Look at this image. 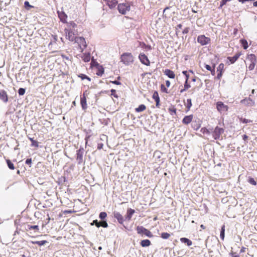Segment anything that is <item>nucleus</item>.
Instances as JSON below:
<instances>
[{"instance_id":"obj_1","label":"nucleus","mask_w":257,"mask_h":257,"mask_svg":"<svg viewBox=\"0 0 257 257\" xmlns=\"http://www.w3.org/2000/svg\"><path fill=\"white\" fill-rule=\"evenodd\" d=\"M121 61L125 65H129L133 63L134 57L130 53H124L121 55Z\"/></svg>"},{"instance_id":"obj_2","label":"nucleus","mask_w":257,"mask_h":257,"mask_svg":"<svg viewBox=\"0 0 257 257\" xmlns=\"http://www.w3.org/2000/svg\"><path fill=\"white\" fill-rule=\"evenodd\" d=\"M130 6L128 4H119L117 6L118 12L123 15H125L130 11Z\"/></svg>"},{"instance_id":"obj_3","label":"nucleus","mask_w":257,"mask_h":257,"mask_svg":"<svg viewBox=\"0 0 257 257\" xmlns=\"http://www.w3.org/2000/svg\"><path fill=\"white\" fill-rule=\"evenodd\" d=\"M75 42L78 45L80 52L82 53L87 47V44L85 39L83 37H78L75 39Z\"/></svg>"},{"instance_id":"obj_4","label":"nucleus","mask_w":257,"mask_h":257,"mask_svg":"<svg viewBox=\"0 0 257 257\" xmlns=\"http://www.w3.org/2000/svg\"><path fill=\"white\" fill-rule=\"evenodd\" d=\"M137 231L138 234L141 235L144 234L149 237H152L153 236L151 231L142 226H138L137 227Z\"/></svg>"},{"instance_id":"obj_5","label":"nucleus","mask_w":257,"mask_h":257,"mask_svg":"<svg viewBox=\"0 0 257 257\" xmlns=\"http://www.w3.org/2000/svg\"><path fill=\"white\" fill-rule=\"evenodd\" d=\"M224 130L223 128L216 126L215 127L214 131L212 132L213 138L215 140H218L220 139L221 136L224 133Z\"/></svg>"},{"instance_id":"obj_6","label":"nucleus","mask_w":257,"mask_h":257,"mask_svg":"<svg viewBox=\"0 0 257 257\" xmlns=\"http://www.w3.org/2000/svg\"><path fill=\"white\" fill-rule=\"evenodd\" d=\"M210 39L204 35H200L197 38V42L201 45H205L209 43Z\"/></svg>"},{"instance_id":"obj_7","label":"nucleus","mask_w":257,"mask_h":257,"mask_svg":"<svg viewBox=\"0 0 257 257\" xmlns=\"http://www.w3.org/2000/svg\"><path fill=\"white\" fill-rule=\"evenodd\" d=\"M84 151V150L82 147H81L77 151L76 160L78 164H81L83 162Z\"/></svg>"},{"instance_id":"obj_8","label":"nucleus","mask_w":257,"mask_h":257,"mask_svg":"<svg viewBox=\"0 0 257 257\" xmlns=\"http://www.w3.org/2000/svg\"><path fill=\"white\" fill-rule=\"evenodd\" d=\"M216 108L220 113L225 112L228 110V106L223 104L221 101L217 102L216 103Z\"/></svg>"},{"instance_id":"obj_9","label":"nucleus","mask_w":257,"mask_h":257,"mask_svg":"<svg viewBox=\"0 0 257 257\" xmlns=\"http://www.w3.org/2000/svg\"><path fill=\"white\" fill-rule=\"evenodd\" d=\"M140 61L144 65L146 66H149L150 64V61L148 57L143 53H141L139 56Z\"/></svg>"},{"instance_id":"obj_10","label":"nucleus","mask_w":257,"mask_h":257,"mask_svg":"<svg viewBox=\"0 0 257 257\" xmlns=\"http://www.w3.org/2000/svg\"><path fill=\"white\" fill-rule=\"evenodd\" d=\"M65 33L66 34V37L67 39L70 40V41H75V39H76V37L75 36L74 33L72 31L67 29H65Z\"/></svg>"},{"instance_id":"obj_11","label":"nucleus","mask_w":257,"mask_h":257,"mask_svg":"<svg viewBox=\"0 0 257 257\" xmlns=\"http://www.w3.org/2000/svg\"><path fill=\"white\" fill-rule=\"evenodd\" d=\"M240 102L245 105L251 106L254 105V101L250 97L244 98L240 101Z\"/></svg>"},{"instance_id":"obj_12","label":"nucleus","mask_w":257,"mask_h":257,"mask_svg":"<svg viewBox=\"0 0 257 257\" xmlns=\"http://www.w3.org/2000/svg\"><path fill=\"white\" fill-rule=\"evenodd\" d=\"M249 59L251 61V63L248 66V69L249 70H252L255 66V62L256 60L255 56L254 54H250L249 55Z\"/></svg>"},{"instance_id":"obj_13","label":"nucleus","mask_w":257,"mask_h":257,"mask_svg":"<svg viewBox=\"0 0 257 257\" xmlns=\"http://www.w3.org/2000/svg\"><path fill=\"white\" fill-rule=\"evenodd\" d=\"M0 99L5 103H7L8 101L7 93L4 90H0Z\"/></svg>"},{"instance_id":"obj_14","label":"nucleus","mask_w":257,"mask_h":257,"mask_svg":"<svg viewBox=\"0 0 257 257\" xmlns=\"http://www.w3.org/2000/svg\"><path fill=\"white\" fill-rule=\"evenodd\" d=\"M153 98L155 100L156 102V107L158 108L160 107V97L159 94L157 91H155L153 94Z\"/></svg>"},{"instance_id":"obj_15","label":"nucleus","mask_w":257,"mask_h":257,"mask_svg":"<svg viewBox=\"0 0 257 257\" xmlns=\"http://www.w3.org/2000/svg\"><path fill=\"white\" fill-rule=\"evenodd\" d=\"M114 217L117 219L118 222L120 224H122L123 222L124 219L123 216L118 212H114L113 213Z\"/></svg>"},{"instance_id":"obj_16","label":"nucleus","mask_w":257,"mask_h":257,"mask_svg":"<svg viewBox=\"0 0 257 257\" xmlns=\"http://www.w3.org/2000/svg\"><path fill=\"white\" fill-rule=\"evenodd\" d=\"M80 103L82 109L83 110H85L87 108V106L86 103V98L84 94H83V96L81 97Z\"/></svg>"},{"instance_id":"obj_17","label":"nucleus","mask_w":257,"mask_h":257,"mask_svg":"<svg viewBox=\"0 0 257 257\" xmlns=\"http://www.w3.org/2000/svg\"><path fill=\"white\" fill-rule=\"evenodd\" d=\"M192 119H193L192 115L185 116L184 117V118L183 119L182 122L184 124H188L192 121Z\"/></svg>"},{"instance_id":"obj_18","label":"nucleus","mask_w":257,"mask_h":257,"mask_svg":"<svg viewBox=\"0 0 257 257\" xmlns=\"http://www.w3.org/2000/svg\"><path fill=\"white\" fill-rule=\"evenodd\" d=\"M164 74L170 78H174L175 77L174 72L170 69H165Z\"/></svg>"},{"instance_id":"obj_19","label":"nucleus","mask_w":257,"mask_h":257,"mask_svg":"<svg viewBox=\"0 0 257 257\" xmlns=\"http://www.w3.org/2000/svg\"><path fill=\"white\" fill-rule=\"evenodd\" d=\"M134 213L135 210L131 208L128 209L125 216L126 219L127 220H130Z\"/></svg>"},{"instance_id":"obj_20","label":"nucleus","mask_w":257,"mask_h":257,"mask_svg":"<svg viewBox=\"0 0 257 257\" xmlns=\"http://www.w3.org/2000/svg\"><path fill=\"white\" fill-rule=\"evenodd\" d=\"M81 58L85 62H89L91 58L90 53H83Z\"/></svg>"},{"instance_id":"obj_21","label":"nucleus","mask_w":257,"mask_h":257,"mask_svg":"<svg viewBox=\"0 0 257 257\" xmlns=\"http://www.w3.org/2000/svg\"><path fill=\"white\" fill-rule=\"evenodd\" d=\"M240 56V53H237L232 57H228V59L229 60L231 64H233L238 59Z\"/></svg>"},{"instance_id":"obj_22","label":"nucleus","mask_w":257,"mask_h":257,"mask_svg":"<svg viewBox=\"0 0 257 257\" xmlns=\"http://www.w3.org/2000/svg\"><path fill=\"white\" fill-rule=\"evenodd\" d=\"M117 4V1L116 0H112L111 1L108 2L107 3V5L110 9L114 8V7H115Z\"/></svg>"},{"instance_id":"obj_23","label":"nucleus","mask_w":257,"mask_h":257,"mask_svg":"<svg viewBox=\"0 0 257 257\" xmlns=\"http://www.w3.org/2000/svg\"><path fill=\"white\" fill-rule=\"evenodd\" d=\"M180 241L182 243H186L188 246H190L192 244V241L187 238H185V237L181 238Z\"/></svg>"},{"instance_id":"obj_24","label":"nucleus","mask_w":257,"mask_h":257,"mask_svg":"<svg viewBox=\"0 0 257 257\" xmlns=\"http://www.w3.org/2000/svg\"><path fill=\"white\" fill-rule=\"evenodd\" d=\"M58 16L61 21L63 22H65L67 19V15L64 12H58Z\"/></svg>"},{"instance_id":"obj_25","label":"nucleus","mask_w":257,"mask_h":257,"mask_svg":"<svg viewBox=\"0 0 257 257\" xmlns=\"http://www.w3.org/2000/svg\"><path fill=\"white\" fill-rule=\"evenodd\" d=\"M151 244V241L149 239H144L141 241V245L143 247L149 246Z\"/></svg>"},{"instance_id":"obj_26","label":"nucleus","mask_w":257,"mask_h":257,"mask_svg":"<svg viewBox=\"0 0 257 257\" xmlns=\"http://www.w3.org/2000/svg\"><path fill=\"white\" fill-rule=\"evenodd\" d=\"M146 109V107L144 104H141L138 107L135 109L136 112H139L145 110Z\"/></svg>"},{"instance_id":"obj_27","label":"nucleus","mask_w":257,"mask_h":257,"mask_svg":"<svg viewBox=\"0 0 257 257\" xmlns=\"http://www.w3.org/2000/svg\"><path fill=\"white\" fill-rule=\"evenodd\" d=\"M225 225H223L221 227V231H220V238L221 239L223 240L225 236Z\"/></svg>"},{"instance_id":"obj_28","label":"nucleus","mask_w":257,"mask_h":257,"mask_svg":"<svg viewBox=\"0 0 257 257\" xmlns=\"http://www.w3.org/2000/svg\"><path fill=\"white\" fill-rule=\"evenodd\" d=\"M240 41L241 44L242 45L243 49H246L248 47L247 41L244 39H241L240 40Z\"/></svg>"},{"instance_id":"obj_29","label":"nucleus","mask_w":257,"mask_h":257,"mask_svg":"<svg viewBox=\"0 0 257 257\" xmlns=\"http://www.w3.org/2000/svg\"><path fill=\"white\" fill-rule=\"evenodd\" d=\"M33 244H37L40 246L44 245L47 242L46 240L33 241Z\"/></svg>"},{"instance_id":"obj_30","label":"nucleus","mask_w":257,"mask_h":257,"mask_svg":"<svg viewBox=\"0 0 257 257\" xmlns=\"http://www.w3.org/2000/svg\"><path fill=\"white\" fill-rule=\"evenodd\" d=\"M6 161L9 168L11 170H14L15 169V167L12 162L10 160H7Z\"/></svg>"},{"instance_id":"obj_31","label":"nucleus","mask_w":257,"mask_h":257,"mask_svg":"<svg viewBox=\"0 0 257 257\" xmlns=\"http://www.w3.org/2000/svg\"><path fill=\"white\" fill-rule=\"evenodd\" d=\"M171 235L167 232H163L161 234V237L163 239H168L170 237Z\"/></svg>"},{"instance_id":"obj_32","label":"nucleus","mask_w":257,"mask_h":257,"mask_svg":"<svg viewBox=\"0 0 257 257\" xmlns=\"http://www.w3.org/2000/svg\"><path fill=\"white\" fill-rule=\"evenodd\" d=\"M24 6H25V8L28 10H29L31 8L34 7L33 6H31V5H30L29 2H28V1L25 2Z\"/></svg>"},{"instance_id":"obj_33","label":"nucleus","mask_w":257,"mask_h":257,"mask_svg":"<svg viewBox=\"0 0 257 257\" xmlns=\"http://www.w3.org/2000/svg\"><path fill=\"white\" fill-rule=\"evenodd\" d=\"M28 229H35L38 231L39 230V227L38 225H28Z\"/></svg>"},{"instance_id":"obj_34","label":"nucleus","mask_w":257,"mask_h":257,"mask_svg":"<svg viewBox=\"0 0 257 257\" xmlns=\"http://www.w3.org/2000/svg\"><path fill=\"white\" fill-rule=\"evenodd\" d=\"M231 0H222L220 2V6L219 9H221L222 7L225 5L227 2H230Z\"/></svg>"},{"instance_id":"obj_35","label":"nucleus","mask_w":257,"mask_h":257,"mask_svg":"<svg viewBox=\"0 0 257 257\" xmlns=\"http://www.w3.org/2000/svg\"><path fill=\"white\" fill-rule=\"evenodd\" d=\"M107 216V214L105 212H101L99 214V218L101 219H104Z\"/></svg>"},{"instance_id":"obj_36","label":"nucleus","mask_w":257,"mask_h":257,"mask_svg":"<svg viewBox=\"0 0 257 257\" xmlns=\"http://www.w3.org/2000/svg\"><path fill=\"white\" fill-rule=\"evenodd\" d=\"M30 140L32 142V146L36 147H38V142L33 139H30Z\"/></svg>"},{"instance_id":"obj_37","label":"nucleus","mask_w":257,"mask_h":257,"mask_svg":"<svg viewBox=\"0 0 257 257\" xmlns=\"http://www.w3.org/2000/svg\"><path fill=\"white\" fill-rule=\"evenodd\" d=\"M25 89L23 88H20L18 90V93L20 95H23L25 93Z\"/></svg>"},{"instance_id":"obj_38","label":"nucleus","mask_w":257,"mask_h":257,"mask_svg":"<svg viewBox=\"0 0 257 257\" xmlns=\"http://www.w3.org/2000/svg\"><path fill=\"white\" fill-rule=\"evenodd\" d=\"M100 226H102L103 227H104V228H106L108 226V224H107V223L106 222V221H100Z\"/></svg>"},{"instance_id":"obj_39","label":"nucleus","mask_w":257,"mask_h":257,"mask_svg":"<svg viewBox=\"0 0 257 257\" xmlns=\"http://www.w3.org/2000/svg\"><path fill=\"white\" fill-rule=\"evenodd\" d=\"M248 182L253 185H255L256 184V181L254 180V179L252 178H249V179H248Z\"/></svg>"},{"instance_id":"obj_40","label":"nucleus","mask_w":257,"mask_h":257,"mask_svg":"<svg viewBox=\"0 0 257 257\" xmlns=\"http://www.w3.org/2000/svg\"><path fill=\"white\" fill-rule=\"evenodd\" d=\"M91 225H95L97 227H99L100 226V222H98L97 220H95L91 223Z\"/></svg>"},{"instance_id":"obj_41","label":"nucleus","mask_w":257,"mask_h":257,"mask_svg":"<svg viewBox=\"0 0 257 257\" xmlns=\"http://www.w3.org/2000/svg\"><path fill=\"white\" fill-rule=\"evenodd\" d=\"M79 77H81V78L82 80L86 79L88 80L89 81H90V78L89 77H88V76H87L86 75H85V74H81L79 76Z\"/></svg>"},{"instance_id":"obj_42","label":"nucleus","mask_w":257,"mask_h":257,"mask_svg":"<svg viewBox=\"0 0 257 257\" xmlns=\"http://www.w3.org/2000/svg\"><path fill=\"white\" fill-rule=\"evenodd\" d=\"M240 121L241 122H242L243 123H249V122H251L252 121L249 120V119H246V118H240Z\"/></svg>"},{"instance_id":"obj_43","label":"nucleus","mask_w":257,"mask_h":257,"mask_svg":"<svg viewBox=\"0 0 257 257\" xmlns=\"http://www.w3.org/2000/svg\"><path fill=\"white\" fill-rule=\"evenodd\" d=\"M187 108L188 109H190V108L192 106L191 99H187Z\"/></svg>"},{"instance_id":"obj_44","label":"nucleus","mask_w":257,"mask_h":257,"mask_svg":"<svg viewBox=\"0 0 257 257\" xmlns=\"http://www.w3.org/2000/svg\"><path fill=\"white\" fill-rule=\"evenodd\" d=\"M201 132L203 134H208L209 133V131L205 127L202 128L201 129Z\"/></svg>"},{"instance_id":"obj_45","label":"nucleus","mask_w":257,"mask_h":257,"mask_svg":"<svg viewBox=\"0 0 257 257\" xmlns=\"http://www.w3.org/2000/svg\"><path fill=\"white\" fill-rule=\"evenodd\" d=\"M191 87L190 85L188 83V81L186 80L184 84L185 89H188Z\"/></svg>"},{"instance_id":"obj_46","label":"nucleus","mask_w":257,"mask_h":257,"mask_svg":"<svg viewBox=\"0 0 257 257\" xmlns=\"http://www.w3.org/2000/svg\"><path fill=\"white\" fill-rule=\"evenodd\" d=\"M47 216H48V218L46 219L47 221H46V223L45 224H43V225H42V227H44L46 224H48L49 223V221H50V219H51V218L49 216L48 214L47 215Z\"/></svg>"},{"instance_id":"obj_47","label":"nucleus","mask_w":257,"mask_h":257,"mask_svg":"<svg viewBox=\"0 0 257 257\" xmlns=\"http://www.w3.org/2000/svg\"><path fill=\"white\" fill-rule=\"evenodd\" d=\"M182 73L186 77V80L188 81L189 79V75L187 74V71H183Z\"/></svg>"},{"instance_id":"obj_48","label":"nucleus","mask_w":257,"mask_h":257,"mask_svg":"<svg viewBox=\"0 0 257 257\" xmlns=\"http://www.w3.org/2000/svg\"><path fill=\"white\" fill-rule=\"evenodd\" d=\"M223 67H224V64L222 63L220 64L217 69V71H220V70L222 69L223 68Z\"/></svg>"},{"instance_id":"obj_49","label":"nucleus","mask_w":257,"mask_h":257,"mask_svg":"<svg viewBox=\"0 0 257 257\" xmlns=\"http://www.w3.org/2000/svg\"><path fill=\"white\" fill-rule=\"evenodd\" d=\"M25 163H26V164L31 165V163H32V159L31 158L30 159H27L26 160Z\"/></svg>"},{"instance_id":"obj_50","label":"nucleus","mask_w":257,"mask_h":257,"mask_svg":"<svg viewBox=\"0 0 257 257\" xmlns=\"http://www.w3.org/2000/svg\"><path fill=\"white\" fill-rule=\"evenodd\" d=\"M161 89L163 92L168 93L167 89L163 85H161Z\"/></svg>"},{"instance_id":"obj_51","label":"nucleus","mask_w":257,"mask_h":257,"mask_svg":"<svg viewBox=\"0 0 257 257\" xmlns=\"http://www.w3.org/2000/svg\"><path fill=\"white\" fill-rule=\"evenodd\" d=\"M205 68L207 70H209V71H211V72L212 73V70H211V66H210V65H205Z\"/></svg>"},{"instance_id":"obj_52","label":"nucleus","mask_w":257,"mask_h":257,"mask_svg":"<svg viewBox=\"0 0 257 257\" xmlns=\"http://www.w3.org/2000/svg\"><path fill=\"white\" fill-rule=\"evenodd\" d=\"M111 82L114 84H116V85H120L121 84V83L118 81H116V80H115V81H111Z\"/></svg>"},{"instance_id":"obj_53","label":"nucleus","mask_w":257,"mask_h":257,"mask_svg":"<svg viewBox=\"0 0 257 257\" xmlns=\"http://www.w3.org/2000/svg\"><path fill=\"white\" fill-rule=\"evenodd\" d=\"M166 85L167 87H169L170 86V82L169 80L166 81Z\"/></svg>"},{"instance_id":"obj_54","label":"nucleus","mask_w":257,"mask_h":257,"mask_svg":"<svg viewBox=\"0 0 257 257\" xmlns=\"http://www.w3.org/2000/svg\"><path fill=\"white\" fill-rule=\"evenodd\" d=\"M242 138L243 140L245 141L248 138V137L246 135H244L242 136Z\"/></svg>"},{"instance_id":"obj_55","label":"nucleus","mask_w":257,"mask_h":257,"mask_svg":"<svg viewBox=\"0 0 257 257\" xmlns=\"http://www.w3.org/2000/svg\"><path fill=\"white\" fill-rule=\"evenodd\" d=\"M102 146H103V144H98V149H101L102 148Z\"/></svg>"},{"instance_id":"obj_56","label":"nucleus","mask_w":257,"mask_h":257,"mask_svg":"<svg viewBox=\"0 0 257 257\" xmlns=\"http://www.w3.org/2000/svg\"><path fill=\"white\" fill-rule=\"evenodd\" d=\"M232 257H240L239 255H236L235 253H232Z\"/></svg>"},{"instance_id":"obj_57","label":"nucleus","mask_w":257,"mask_h":257,"mask_svg":"<svg viewBox=\"0 0 257 257\" xmlns=\"http://www.w3.org/2000/svg\"><path fill=\"white\" fill-rule=\"evenodd\" d=\"M168 9H169V7H166V8L164 10V11H163V13L164 14V13L166 12V11L167 10H168Z\"/></svg>"},{"instance_id":"obj_58","label":"nucleus","mask_w":257,"mask_h":257,"mask_svg":"<svg viewBox=\"0 0 257 257\" xmlns=\"http://www.w3.org/2000/svg\"><path fill=\"white\" fill-rule=\"evenodd\" d=\"M253 6L254 7H257V1H256V2H254V3H253Z\"/></svg>"},{"instance_id":"obj_59","label":"nucleus","mask_w":257,"mask_h":257,"mask_svg":"<svg viewBox=\"0 0 257 257\" xmlns=\"http://www.w3.org/2000/svg\"><path fill=\"white\" fill-rule=\"evenodd\" d=\"M201 228H202L203 229H204L205 228V227L204 225L203 224H201V226H200Z\"/></svg>"},{"instance_id":"obj_60","label":"nucleus","mask_w":257,"mask_h":257,"mask_svg":"<svg viewBox=\"0 0 257 257\" xmlns=\"http://www.w3.org/2000/svg\"><path fill=\"white\" fill-rule=\"evenodd\" d=\"M221 75H222V74H221V72H220L219 73H218V74H217V77H218V78H219L220 77H221Z\"/></svg>"},{"instance_id":"obj_61","label":"nucleus","mask_w":257,"mask_h":257,"mask_svg":"<svg viewBox=\"0 0 257 257\" xmlns=\"http://www.w3.org/2000/svg\"><path fill=\"white\" fill-rule=\"evenodd\" d=\"M238 2H241L242 3H244V2H246V1H245V0H238Z\"/></svg>"},{"instance_id":"obj_62","label":"nucleus","mask_w":257,"mask_h":257,"mask_svg":"<svg viewBox=\"0 0 257 257\" xmlns=\"http://www.w3.org/2000/svg\"><path fill=\"white\" fill-rule=\"evenodd\" d=\"M187 89H185V88L184 89H182L180 90L181 93H183L184 91L186 90Z\"/></svg>"},{"instance_id":"obj_63","label":"nucleus","mask_w":257,"mask_h":257,"mask_svg":"<svg viewBox=\"0 0 257 257\" xmlns=\"http://www.w3.org/2000/svg\"><path fill=\"white\" fill-rule=\"evenodd\" d=\"M244 249H245V248L244 247H242L241 250H240V252H244Z\"/></svg>"},{"instance_id":"obj_64","label":"nucleus","mask_w":257,"mask_h":257,"mask_svg":"<svg viewBox=\"0 0 257 257\" xmlns=\"http://www.w3.org/2000/svg\"><path fill=\"white\" fill-rule=\"evenodd\" d=\"M188 32L187 29H185L183 31V33H187Z\"/></svg>"}]
</instances>
